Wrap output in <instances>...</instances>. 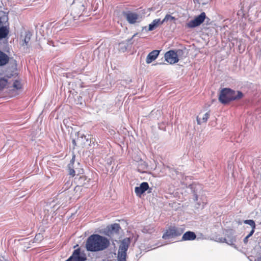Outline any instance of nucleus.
<instances>
[{"instance_id":"obj_1","label":"nucleus","mask_w":261,"mask_h":261,"mask_svg":"<svg viewBox=\"0 0 261 261\" xmlns=\"http://www.w3.org/2000/svg\"><path fill=\"white\" fill-rule=\"evenodd\" d=\"M110 245L108 238L98 234L90 236L86 242V250L90 252H99L106 250Z\"/></svg>"},{"instance_id":"obj_2","label":"nucleus","mask_w":261,"mask_h":261,"mask_svg":"<svg viewBox=\"0 0 261 261\" xmlns=\"http://www.w3.org/2000/svg\"><path fill=\"white\" fill-rule=\"evenodd\" d=\"M243 96V94L240 91H234L229 88H224L221 90L219 100L223 104H227L230 101L240 99Z\"/></svg>"},{"instance_id":"obj_3","label":"nucleus","mask_w":261,"mask_h":261,"mask_svg":"<svg viewBox=\"0 0 261 261\" xmlns=\"http://www.w3.org/2000/svg\"><path fill=\"white\" fill-rule=\"evenodd\" d=\"M121 229L120 225L117 223H114L108 226L103 230V233L110 238L112 241H116L119 238V231Z\"/></svg>"},{"instance_id":"obj_4","label":"nucleus","mask_w":261,"mask_h":261,"mask_svg":"<svg viewBox=\"0 0 261 261\" xmlns=\"http://www.w3.org/2000/svg\"><path fill=\"white\" fill-rule=\"evenodd\" d=\"M85 10V6L83 2H79L77 0L73 2L71 8V15L74 20L80 18Z\"/></svg>"},{"instance_id":"obj_5","label":"nucleus","mask_w":261,"mask_h":261,"mask_svg":"<svg viewBox=\"0 0 261 261\" xmlns=\"http://www.w3.org/2000/svg\"><path fill=\"white\" fill-rule=\"evenodd\" d=\"M185 231L184 227L171 226L166 230L162 238L164 239H169L181 236Z\"/></svg>"},{"instance_id":"obj_6","label":"nucleus","mask_w":261,"mask_h":261,"mask_svg":"<svg viewBox=\"0 0 261 261\" xmlns=\"http://www.w3.org/2000/svg\"><path fill=\"white\" fill-rule=\"evenodd\" d=\"M130 240L126 238L121 241L118 252V261H126V251L129 246Z\"/></svg>"},{"instance_id":"obj_7","label":"nucleus","mask_w":261,"mask_h":261,"mask_svg":"<svg viewBox=\"0 0 261 261\" xmlns=\"http://www.w3.org/2000/svg\"><path fill=\"white\" fill-rule=\"evenodd\" d=\"M206 18V15L204 12H202L200 15L196 16L193 20L188 22L186 24L188 28H194L200 25Z\"/></svg>"},{"instance_id":"obj_8","label":"nucleus","mask_w":261,"mask_h":261,"mask_svg":"<svg viewBox=\"0 0 261 261\" xmlns=\"http://www.w3.org/2000/svg\"><path fill=\"white\" fill-rule=\"evenodd\" d=\"M87 259L86 254L81 252L80 248L74 250L72 255L65 261H85Z\"/></svg>"},{"instance_id":"obj_9","label":"nucleus","mask_w":261,"mask_h":261,"mask_svg":"<svg viewBox=\"0 0 261 261\" xmlns=\"http://www.w3.org/2000/svg\"><path fill=\"white\" fill-rule=\"evenodd\" d=\"M122 15L130 24L136 23L137 20L139 19V15L138 14L129 11H123L122 12Z\"/></svg>"},{"instance_id":"obj_10","label":"nucleus","mask_w":261,"mask_h":261,"mask_svg":"<svg viewBox=\"0 0 261 261\" xmlns=\"http://www.w3.org/2000/svg\"><path fill=\"white\" fill-rule=\"evenodd\" d=\"M165 60L169 63L173 64L178 62V59L175 50H170L165 54Z\"/></svg>"},{"instance_id":"obj_11","label":"nucleus","mask_w":261,"mask_h":261,"mask_svg":"<svg viewBox=\"0 0 261 261\" xmlns=\"http://www.w3.org/2000/svg\"><path fill=\"white\" fill-rule=\"evenodd\" d=\"M149 188L148 184L147 182H143L140 184V186L135 187V192L138 196L141 197Z\"/></svg>"},{"instance_id":"obj_12","label":"nucleus","mask_w":261,"mask_h":261,"mask_svg":"<svg viewBox=\"0 0 261 261\" xmlns=\"http://www.w3.org/2000/svg\"><path fill=\"white\" fill-rule=\"evenodd\" d=\"M160 51L154 50L150 52L147 56L146 62L147 64L151 63L153 61L155 60L159 56Z\"/></svg>"},{"instance_id":"obj_13","label":"nucleus","mask_w":261,"mask_h":261,"mask_svg":"<svg viewBox=\"0 0 261 261\" xmlns=\"http://www.w3.org/2000/svg\"><path fill=\"white\" fill-rule=\"evenodd\" d=\"M196 238V235L195 232L191 231H188L184 233L182 235L181 241H193Z\"/></svg>"},{"instance_id":"obj_14","label":"nucleus","mask_w":261,"mask_h":261,"mask_svg":"<svg viewBox=\"0 0 261 261\" xmlns=\"http://www.w3.org/2000/svg\"><path fill=\"white\" fill-rule=\"evenodd\" d=\"M88 141V139L86 138V136L80 132L77 133L76 141L80 145H84Z\"/></svg>"},{"instance_id":"obj_15","label":"nucleus","mask_w":261,"mask_h":261,"mask_svg":"<svg viewBox=\"0 0 261 261\" xmlns=\"http://www.w3.org/2000/svg\"><path fill=\"white\" fill-rule=\"evenodd\" d=\"M9 61V57L4 52L0 50V66L6 65Z\"/></svg>"},{"instance_id":"obj_16","label":"nucleus","mask_w":261,"mask_h":261,"mask_svg":"<svg viewBox=\"0 0 261 261\" xmlns=\"http://www.w3.org/2000/svg\"><path fill=\"white\" fill-rule=\"evenodd\" d=\"M225 239L226 243L229 245H233L236 241L235 237L233 236L231 231H230L229 233L227 234Z\"/></svg>"},{"instance_id":"obj_17","label":"nucleus","mask_w":261,"mask_h":261,"mask_svg":"<svg viewBox=\"0 0 261 261\" xmlns=\"http://www.w3.org/2000/svg\"><path fill=\"white\" fill-rule=\"evenodd\" d=\"M176 55L177 57L178 61L182 60L187 57V53L185 49H177L175 50Z\"/></svg>"},{"instance_id":"obj_18","label":"nucleus","mask_w":261,"mask_h":261,"mask_svg":"<svg viewBox=\"0 0 261 261\" xmlns=\"http://www.w3.org/2000/svg\"><path fill=\"white\" fill-rule=\"evenodd\" d=\"M9 32V29L7 26H3L0 28V40L6 38Z\"/></svg>"},{"instance_id":"obj_19","label":"nucleus","mask_w":261,"mask_h":261,"mask_svg":"<svg viewBox=\"0 0 261 261\" xmlns=\"http://www.w3.org/2000/svg\"><path fill=\"white\" fill-rule=\"evenodd\" d=\"M161 21H161L160 19H155L153 20V21L149 25L148 31H151L156 28L159 24H161Z\"/></svg>"},{"instance_id":"obj_20","label":"nucleus","mask_w":261,"mask_h":261,"mask_svg":"<svg viewBox=\"0 0 261 261\" xmlns=\"http://www.w3.org/2000/svg\"><path fill=\"white\" fill-rule=\"evenodd\" d=\"M32 34L30 32H28L25 33V36L24 39L22 41V46H29V42L30 41Z\"/></svg>"},{"instance_id":"obj_21","label":"nucleus","mask_w":261,"mask_h":261,"mask_svg":"<svg viewBox=\"0 0 261 261\" xmlns=\"http://www.w3.org/2000/svg\"><path fill=\"white\" fill-rule=\"evenodd\" d=\"M210 117V113L209 112L206 113L204 116H203L202 118L201 119L198 117H197V122L198 124H201L202 123H205L206 122L207 120H208V118Z\"/></svg>"},{"instance_id":"obj_22","label":"nucleus","mask_w":261,"mask_h":261,"mask_svg":"<svg viewBox=\"0 0 261 261\" xmlns=\"http://www.w3.org/2000/svg\"><path fill=\"white\" fill-rule=\"evenodd\" d=\"M175 20H176V18L172 16L169 14H167L165 16V18L161 22V24H163L164 22H167L168 21H175Z\"/></svg>"},{"instance_id":"obj_23","label":"nucleus","mask_w":261,"mask_h":261,"mask_svg":"<svg viewBox=\"0 0 261 261\" xmlns=\"http://www.w3.org/2000/svg\"><path fill=\"white\" fill-rule=\"evenodd\" d=\"M73 158L72 159L71 161V163L69 164L68 166L69 169V174L72 176V177L75 175V172L74 169H73Z\"/></svg>"},{"instance_id":"obj_24","label":"nucleus","mask_w":261,"mask_h":261,"mask_svg":"<svg viewBox=\"0 0 261 261\" xmlns=\"http://www.w3.org/2000/svg\"><path fill=\"white\" fill-rule=\"evenodd\" d=\"M8 84V81L4 78H0V90L5 88Z\"/></svg>"},{"instance_id":"obj_25","label":"nucleus","mask_w":261,"mask_h":261,"mask_svg":"<svg viewBox=\"0 0 261 261\" xmlns=\"http://www.w3.org/2000/svg\"><path fill=\"white\" fill-rule=\"evenodd\" d=\"M154 228L151 226H146L144 227L142 229V232L143 233H151L154 231Z\"/></svg>"},{"instance_id":"obj_26","label":"nucleus","mask_w":261,"mask_h":261,"mask_svg":"<svg viewBox=\"0 0 261 261\" xmlns=\"http://www.w3.org/2000/svg\"><path fill=\"white\" fill-rule=\"evenodd\" d=\"M244 223L245 224H247L249 225L252 228L255 229V222L252 220H246L244 221Z\"/></svg>"},{"instance_id":"obj_27","label":"nucleus","mask_w":261,"mask_h":261,"mask_svg":"<svg viewBox=\"0 0 261 261\" xmlns=\"http://www.w3.org/2000/svg\"><path fill=\"white\" fill-rule=\"evenodd\" d=\"M13 87L16 89H20L21 88V83L17 80H15L13 84Z\"/></svg>"},{"instance_id":"obj_28","label":"nucleus","mask_w":261,"mask_h":261,"mask_svg":"<svg viewBox=\"0 0 261 261\" xmlns=\"http://www.w3.org/2000/svg\"><path fill=\"white\" fill-rule=\"evenodd\" d=\"M42 237H42V236L41 234L39 233V234H37V235L35 236V239H35V240L36 241H38V240H41V239H42Z\"/></svg>"},{"instance_id":"obj_29","label":"nucleus","mask_w":261,"mask_h":261,"mask_svg":"<svg viewBox=\"0 0 261 261\" xmlns=\"http://www.w3.org/2000/svg\"><path fill=\"white\" fill-rule=\"evenodd\" d=\"M72 143L73 145L74 146H76L77 144H79L77 143V141H76V139H72Z\"/></svg>"},{"instance_id":"obj_30","label":"nucleus","mask_w":261,"mask_h":261,"mask_svg":"<svg viewBox=\"0 0 261 261\" xmlns=\"http://www.w3.org/2000/svg\"><path fill=\"white\" fill-rule=\"evenodd\" d=\"M254 229H255L252 228V230H251L250 233L247 236L248 237L250 238L253 234V233L254 232Z\"/></svg>"},{"instance_id":"obj_31","label":"nucleus","mask_w":261,"mask_h":261,"mask_svg":"<svg viewBox=\"0 0 261 261\" xmlns=\"http://www.w3.org/2000/svg\"><path fill=\"white\" fill-rule=\"evenodd\" d=\"M219 240H220V242H222V243L225 242V243H226V241L225 238H220Z\"/></svg>"},{"instance_id":"obj_32","label":"nucleus","mask_w":261,"mask_h":261,"mask_svg":"<svg viewBox=\"0 0 261 261\" xmlns=\"http://www.w3.org/2000/svg\"><path fill=\"white\" fill-rule=\"evenodd\" d=\"M194 200L195 201L198 200V195L195 192H194Z\"/></svg>"},{"instance_id":"obj_33","label":"nucleus","mask_w":261,"mask_h":261,"mask_svg":"<svg viewBox=\"0 0 261 261\" xmlns=\"http://www.w3.org/2000/svg\"><path fill=\"white\" fill-rule=\"evenodd\" d=\"M249 237H248L247 236H246L244 239V243L246 244L247 242H248V239Z\"/></svg>"},{"instance_id":"obj_34","label":"nucleus","mask_w":261,"mask_h":261,"mask_svg":"<svg viewBox=\"0 0 261 261\" xmlns=\"http://www.w3.org/2000/svg\"><path fill=\"white\" fill-rule=\"evenodd\" d=\"M137 35V34H135L133 36V37H132V38H130V39H128V42H129L131 41V40H132V39L134 37H135Z\"/></svg>"},{"instance_id":"obj_35","label":"nucleus","mask_w":261,"mask_h":261,"mask_svg":"<svg viewBox=\"0 0 261 261\" xmlns=\"http://www.w3.org/2000/svg\"><path fill=\"white\" fill-rule=\"evenodd\" d=\"M201 0H193L194 3H197L198 4H200V2Z\"/></svg>"},{"instance_id":"obj_36","label":"nucleus","mask_w":261,"mask_h":261,"mask_svg":"<svg viewBox=\"0 0 261 261\" xmlns=\"http://www.w3.org/2000/svg\"><path fill=\"white\" fill-rule=\"evenodd\" d=\"M48 43L50 45H52L53 46H54V45L53 44V42L52 41H48Z\"/></svg>"},{"instance_id":"obj_37","label":"nucleus","mask_w":261,"mask_h":261,"mask_svg":"<svg viewBox=\"0 0 261 261\" xmlns=\"http://www.w3.org/2000/svg\"><path fill=\"white\" fill-rule=\"evenodd\" d=\"M257 261H261V256L258 258Z\"/></svg>"},{"instance_id":"obj_38","label":"nucleus","mask_w":261,"mask_h":261,"mask_svg":"<svg viewBox=\"0 0 261 261\" xmlns=\"http://www.w3.org/2000/svg\"><path fill=\"white\" fill-rule=\"evenodd\" d=\"M239 224H242V223H241V222H239Z\"/></svg>"},{"instance_id":"obj_39","label":"nucleus","mask_w":261,"mask_h":261,"mask_svg":"<svg viewBox=\"0 0 261 261\" xmlns=\"http://www.w3.org/2000/svg\"><path fill=\"white\" fill-rule=\"evenodd\" d=\"M0 261H3V260H2V259L0 258Z\"/></svg>"}]
</instances>
